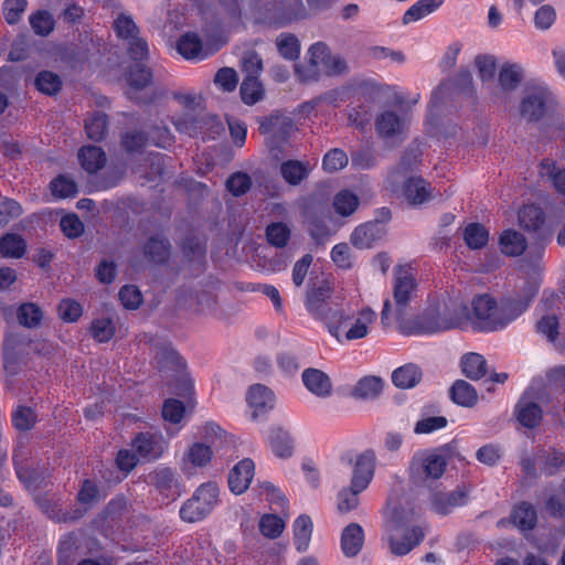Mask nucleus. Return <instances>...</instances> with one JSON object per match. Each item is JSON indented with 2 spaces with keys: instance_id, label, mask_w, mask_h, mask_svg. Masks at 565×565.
<instances>
[{
  "instance_id": "obj_1",
  "label": "nucleus",
  "mask_w": 565,
  "mask_h": 565,
  "mask_svg": "<svg viewBox=\"0 0 565 565\" xmlns=\"http://www.w3.org/2000/svg\"><path fill=\"white\" fill-rule=\"evenodd\" d=\"M541 287L540 278L524 281L518 291L509 292L499 300L483 294L472 298L471 327L481 332H494L505 329L521 317L530 307Z\"/></svg>"
},
{
  "instance_id": "obj_2",
  "label": "nucleus",
  "mask_w": 565,
  "mask_h": 565,
  "mask_svg": "<svg viewBox=\"0 0 565 565\" xmlns=\"http://www.w3.org/2000/svg\"><path fill=\"white\" fill-rule=\"evenodd\" d=\"M471 308L459 297L447 294L431 301L420 315L401 328L407 335H429L471 327Z\"/></svg>"
},
{
  "instance_id": "obj_3",
  "label": "nucleus",
  "mask_w": 565,
  "mask_h": 565,
  "mask_svg": "<svg viewBox=\"0 0 565 565\" xmlns=\"http://www.w3.org/2000/svg\"><path fill=\"white\" fill-rule=\"evenodd\" d=\"M414 510L404 507L390 499L384 513L385 536L391 552L403 556L409 553L424 539L425 534L419 526L408 529L413 520Z\"/></svg>"
},
{
  "instance_id": "obj_4",
  "label": "nucleus",
  "mask_w": 565,
  "mask_h": 565,
  "mask_svg": "<svg viewBox=\"0 0 565 565\" xmlns=\"http://www.w3.org/2000/svg\"><path fill=\"white\" fill-rule=\"evenodd\" d=\"M377 321V313L370 307L358 311L340 308L326 326L328 332L340 344L365 339Z\"/></svg>"
},
{
  "instance_id": "obj_5",
  "label": "nucleus",
  "mask_w": 565,
  "mask_h": 565,
  "mask_svg": "<svg viewBox=\"0 0 565 565\" xmlns=\"http://www.w3.org/2000/svg\"><path fill=\"white\" fill-rule=\"evenodd\" d=\"M51 345L45 341H35L25 335L10 334L3 344V369L8 375L21 374L33 355H49Z\"/></svg>"
},
{
  "instance_id": "obj_6",
  "label": "nucleus",
  "mask_w": 565,
  "mask_h": 565,
  "mask_svg": "<svg viewBox=\"0 0 565 565\" xmlns=\"http://www.w3.org/2000/svg\"><path fill=\"white\" fill-rule=\"evenodd\" d=\"M116 36L122 41L127 55L136 62H143L149 58L150 49L146 38L130 14L120 13L113 23Z\"/></svg>"
},
{
  "instance_id": "obj_7",
  "label": "nucleus",
  "mask_w": 565,
  "mask_h": 565,
  "mask_svg": "<svg viewBox=\"0 0 565 565\" xmlns=\"http://www.w3.org/2000/svg\"><path fill=\"white\" fill-rule=\"evenodd\" d=\"M220 489L215 482L200 486L192 498L180 509V516L185 522H199L209 515L218 503Z\"/></svg>"
},
{
  "instance_id": "obj_8",
  "label": "nucleus",
  "mask_w": 565,
  "mask_h": 565,
  "mask_svg": "<svg viewBox=\"0 0 565 565\" xmlns=\"http://www.w3.org/2000/svg\"><path fill=\"white\" fill-rule=\"evenodd\" d=\"M544 390L541 383L532 382L515 405V416L519 423L526 428L539 426L542 419Z\"/></svg>"
},
{
  "instance_id": "obj_9",
  "label": "nucleus",
  "mask_w": 565,
  "mask_h": 565,
  "mask_svg": "<svg viewBox=\"0 0 565 565\" xmlns=\"http://www.w3.org/2000/svg\"><path fill=\"white\" fill-rule=\"evenodd\" d=\"M554 104L551 90L544 84L527 86L521 102V115L529 121L541 119Z\"/></svg>"
},
{
  "instance_id": "obj_10",
  "label": "nucleus",
  "mask_w": 565,
  "mask_h": 565,
  "mask_svg": "<svg viewBox=\"0 0 565 565\" xmlns=\"http://www.w3.org/2000/svg\"><path fill=\"white\" fill-rule=\"evenodd\" d=\"M447 467L445 456L436 451L417 452L411 465V475L415 481L436 480L440 478Z\"/></svg>"
},
{
  "instance_id": "obj_11",
  "label": "nucleus",
  "mask_w": 565,
  "mask_h": 565,
  "mask_svg": "<svg viewBox=\"0 0 565 565\" xmlns=\"http://www.w3.org/2000/svg\"><path fill=\"white\" fill-rule=\"evenodd\" d=\"M262 8L265 10L263 22L270 24H286L300 17L305 12L302 0H264Z\"/></svg>"
},
{
  "instance_id": "obj_12",
  "label": "nucleus",
  "mask_w": 565,
  "mask_h": 565,
  "mask_svg": "<svg viewBox=\"0 0 565 565\" xmlns=\"http://www.w3.org/2000/svg\"><path fill=\"white\" fill-rule=\"evenodd\" d=\"M306 309L317 320H320L324 327L329 319L340 307L331 300V290L329 286L310 287L307 291Z\"/></svg>"
},
{
  "instance_id": "obj_13",
  "label": "nucleus",
  "mask_w": 565,
  "mask_h": 565,
  "mask_svg": "<svg viewBox=\"0 0 565 565\" xmlns=\"http://www.w3.org/2000/svg\"><path fill=\"white\" fill-rule=\"evenodd\" d=\"M168 441L160 433L150 431L137 434L130 443L131 448L145 461L159 459L168 449Z\"/></svg>"
},
{
  "instance_id": "obj_14",
  "label": "nucleus",
  "mask_w": 565,
  "mask_h": 565,
  "mask_svg": "<svg viewBox=\"0 0 565 565\" xmlns=\"http://www.w3.org/2000/svg\"><path fill=\"white\" fill-rule=\"evenodd\" d=\"M416 291V280L413 274L399 267L395 275L393 297L396 306V319H399L409 305Z\"/></svg>"
},
{
  "instance_id": "obj_15",
  "label": "nucleus",
  "mask_w": 565,
  "mask_h": 565,
  "mask_svg": "<svg viewBox=\"0 0 565 565\" xmlns=\"http://www.w3.org/2000/svg\"><path fill=\"white\" fill-rule=\"evenodd\" d=\"M376 466L375 452L366 449L356 456L351 483L358 491H364L371 483Z\"/></svg>"
},
{
  "instance_id": "obj_16",
  "label": "nucleus",
  "mask_w": 565,
  "mask_h": 565,
  "mask_svg": "<svg viewBox=\"0 0 565 565\" xmlns=\"http://www.w3.org/2000/svg\"><path fill=\"white\" fill-rule=\"evenodd\" d=\"M151 482L168 500L174 501L182 492L178 473L170 468H159L151 476Z\"/></svg>"
},
{
  "instance_id": "obj_17",
  "label": "nucleus",
  "mask_w": 565,
  "mask_h": 565,
  "mask_svg": "<svg viewBox=\"0 0 565 565\" xmlns=\"http://www.w3.org/2000/svg\"><path fill=\"white\" fill-rule=\"evenodd\" d=\"M178 53L188 61H203L213 54L215 50H209L203 46V43L199 35L194 32H188L183 34L177 42Z\"/></svg>"
},
{
  "instance_id": "obj_18",
  "label": "nucleus",
  "mask_w": 565,
  "mask_h": 565,
  "mask_svg": "<svg viewBox=\"0 0 565 565\" xmlns=\"http://www.w3.org/2000/svg\"><path fill=\"white\" fill-rule=\"evenodd\" d=\"M246 401L252 409V418L257 419L274 407L275 395L268 387L256 384L249 388Z\"/></svg>"
},
{
  "instance_id": "obj_19",
  "label": "nucleus",
  "mask_w": 565,
  "mask_h": 565,
  "mask_svg": "<svg viewBox=\"0 0 565 565\" xmlns=\"http://www.w3.org/2000/svg\"><path fill=\"white\" fill-rule=\"evenodd\" d=\"M255 473V465L252 459H243L234 466L228 475V487L235 494L245 492Z\"/></svg>"
},
{
  "instance_id": "obj_20",
  "label": "nucleus",
  "mask_w": 565,
  "mask_h": 565,
  "mask_svg": "<svg viewBox=\"0 0 565 565\" xmlns=\"http://www.w3.org/2000/svg\"><path fill=\"white\" fill-rule=\"evenodd\" d=\"M172 122L179 132L185 134L190 137H198L201 135L203 125H209L215 129L214 134H217L223 129L222 124L217 117L198 119L192 115L186 114L182 117H173Z\"/></svg>"
},
{
  "instance_id": "obj_21",
  "label": "nucleus",
  "mask_w": 565,
  "mask_h": 565,
  "mask_svg": "<svg viewBox=\"0 0 565 565\" xmlns=\"http://www.w3.org/2000/svg\"><path fill=\"white\" fill-rule=\"evenodd\" d=\"M472 86V76L468 70H461L455 81L444 82L441 83L431 94L430 99V109L433 113L434 109L439 107V104L443 102L444 97L452 89H457L460 92L469 90Z\"/></svg>"
},
{
  "instance_id": "obj_22",
  "label": "nucleus",
  "mask_w": 565,
  "mask_h": 565,
  "mask_svg": "<svg viewBox=\"0 0 565 565\" xmlns=\"http://www.w3.org/2000/svg\"><path fill=\"white\" fill-rule=\"evenodd\" d=\"M468 493L465 489L450 492H436L431 495V509L441 515L450 513L455 508L467 503Z\"/></svg>"
},
{
  "instance_id": "obj_23",
  "label": "nucleus",
  "mask_w": 565,
  "mask_h": 565,
  "mask_svg": "<svg viewBox=\"0 0 565 565\" xmlns=\"http://www.w3.org/2000/svg\"><path fill=\"white\" fill-rule=\"evenodd\" d=\"M302 382L306 388L318 397L329 396L332 390L330 377L318 369L305 370Z\"/></svg>"
},
{
  "instance_id": "obj_24",
  "label": "nucleus",
  "mask_w": 565,
  "mask_h": 565,
  "mask_svg": "<svg viewBox=\"0 0 565 565\" xmlns=\"http://www.w3.org/2000/svg\"><path fill=\"white\" fill-rule=\"evenodd\" d=\"M364 544V531L358 523L347 525L341 534V550L347 557H353L360 553Z\"/></svg>"
},
{
  "instance_id": "obj_25",
  "label": "nucleus",
  "mask_w": 565,
  "mask_h": 565,
  "mask_svg": "<svg viewBox=\"0 0 565 565\" xmlns=\"http://www.w3.org/2000/svg\"><path fill=\"white\" fill-rule=\"evenodd\" d=\"M383 227L377 222H367L358 226L351 234V243L360 248H370L383 235Z\"/></svg>"
},
{
  "instance_id": "obj_26",
  "label": "nucleus",
  "mask_w": 565,
  "mask_h": 565,
  "mask_svg": "<svg viewBox=\"0 0 565 565\" xmlns=\"http://www.w3.org/2000/svg\"><path fill=\"white\" fill-rule=\"evenodd\" d=\"M403 195L411 205H420L430 198V186L422 178H409L403 186Z\"/></svg>"
},
{
  "instance_id": "obj_27",
  "label": "nucleus",
  "mask_w": 565,
  "mask_h": 565,
  "mask_svg": "<svg viewBox=\"0 0 565 565\" xmlns=\"http://www.w3.org/2000/svg\"><path fill=\"white\" fill-rule=\"evenodd\" d=\"M292 530L296 550L299 553L306 552L309 548L313 531L311 518L307 514L299 515L294 522Z\"/></svg>"
},
{
  "instance_id": "obj_28",
  "label": "nucleus",
  "mask_w": 565,
  "mask_h": 565,
  "mask_svg": "<svg viewBox=\"0 0 565 565\" xmlns=\"http://www.w3.org/2000/svg\"><path fill=\"white\" fill-rule=\"evenodd\" d=\"M78 161L87 173H96L105 167L106 154L96 146H85L78 151Z\"/></svg>"
},
{
  "instance_id": "obj_29",
  "label": "nucleus",
  "mask_w": 565,
  "mask_h": 565,
  "mask_svg": "<svg viewBox=\"0 0 565 565\" xmlns=\"http://www.w3.org/2000/svg\"><path fill=\"white\" fill-rule=\"evenodd\" d=\"M406 120L394 111H384L377 117L376 130L383 138H392L404 131Z\"/></svg>"
},
{
  "instance_id": "obj_30",
  "label": "nucleus",
  "mask_w": 565,
  "mask_h": 565,
  "mask_svg": "<svg viewBox=\"0 0 565 565\" xmlns=\"http://www.w3.org/2000/svg\"><path fill=\"white\" fill-rule=\"evenodd\" d=\"M518 220L521 227L529 232L542 230L545 222L543 210L534 204H527L520 209Z\"/></svg>"
},
{
  "instance_id": "obj_31",
  "label": "nucleus",
  "mask_w": 565,
  "mask_h": 565,
  "mask_svg": "<svg viewBox=\"0 0 565 565\" xmlns=\"http://www.w3.org/2000/svg\"><path fill=\"white\" fill-rule=\"evenodd\" d=\"M540 175L546 178L555 191L565 198V168H559L552 159H543L540 163Z\"/></svg>"
},
{
  "instance_id": "obj_32",
  "label": "nucleus",
  "mask_w": 565,
  "mask_h": 565,
  "mask_svg": "<svg viewBox=\"0 0 565 565\" xmlns=\"http://www.w3.org/2000/svg\"><path fill=\"white\" fill-rule=\"evenodd\" d=\"M499 245L504 255L519 256L526 248V239L520 232L509 228L500 235Z\"/></svg>"
},
{
  "instance_id": "obj_33",
  "label": "nucleus",
  "mask_w": 565,
  "mask_h": 565,
  "mask_svg": "<svg viewBox=\"0 0 565 565\" xmlns=\"http://www.w3.org/2000/svg\"><path fill=\"white\" fill-rule=\"evenodd\" d=\"M444 0H418L414 4H412L404 13L402 21L403 24H409L413 22H417L427 15L437 11Z\"/></svg>"
},
{
  "instance_id": "obj_34",
  "label": "nucleus",
  "mask_w": 565,
  "mask_h": 565,
  "mask_svg": "<svg viewBox=\"0 0 565 565\" xmlns=\"http://www.w3.org/2000/svg\"><path fill=\"white\" fill-rule=\"evenodd\" d=\"M422 380L420 369L413 363H408L397 367L392 373V382L399 388H412Z\"/></svg>"
},
{
  "instance_id": "obj_35",
  "label": "nucleus",
  "mask_w": 565,
  "mask_h": 565,
  "mask_svg": "<svg viewBox=\"0 0 565 565\" xmlns=\"http://www.w3.org/2000/svg\"><path fill=\"white\" fill-rule=\"evenodd\" d=\"M511 520L520 531H531L537 521L536 511L530 503L522 502L513 509Z\"/></svg>"
},
{
  "instance_id": "obj_36",
  "label": "nucleus",
  "mask_w": 565,
  "mask_h": 565,
  "mask_svg": "<svg viewBox=\"0 0 565 565\" xmlns=\"http://www.w3.org/2000/svg\"><path fill=\"white\" fill-rule=\"evenodd\" d=\"M450 397L454 403L463 407H472L478 402L475 387L463 380H458L452 384Z\"/></svg>"
},
{
  "instance_id": "obj_37",
  "label": "nucleus",
  "mask_w": 565,
  "mask_h": 565,
  "mask_svg": "<svg viewBox=\"0 0 565 565\" xmlns=\"http://www.w3.org/2000/svg\"><path fill=\"white\" fill-rule=\"evenodd\" d=\"M26 250V242L15 233H7L0 238V255L4 258H21Z\"/></svg>"
},
{
  "instance_id": "obj_38",
  "label": "nucleus",
  "mask_w": 565,
  "mask_h": 565,
  "mask_svg": "<svg viewBox=\"0 0 565 565\" xmlns=\"http://www.w3.org/2000/svg\"><path fill=\"white\" fill-rule=\"evenodd\" d=\"M309 172V163L299 160H287L280 166V173L284 180L291 185L299 184L308 177Z\"/></svg>"
},
{
  "instance_id": "obj_39",
  "label": "nucleus",
  "mask_w": 565,
  "mask_h": 565,
  "mask_svg": "<svg viewBox=\"0 0 565 565\" xmlns=\"http://www.w3.org/2000/svg\"><path fill=\"white\" fill-rule=\"evenodd\" d=\"M271 451L280 458H288L292 455L294 440L290 434L282 428H274L269 437Z\"/></svg>"
},
{
  "instance_id": "obj_40",
  "label": "nucleus",
  "mask_w": 565,
  "mask_h": 565,
  "mask_svg": "<svg viewBox=\"0 0 565 565\" xmlns=\"http://www.w3.org/2000/svg\"><path fill=\"white\" fill-rule=\"evenodd\" d=\"M535 460L546 475H554L565 466V452L557 449L541 450Z\"/></svg>"
},
{
  "instance_id": "obj_41",
  "label": "nucleus",
  "mask_w": 565,
  "mask_h": 565,
  "mask_svg": "<svg viewBox=\"0 0 565 565\" xmlns=\"http://www.w3.org/2000/svg\"><path fill=\"white\" fill-rule=\"evenodd\" d=\"M241 98L246 105H255L264 98L265 88L259 78L244 77L239 87Z\"/></svg>"
},
{
  "instance_id": "obj_42",
  "label": "nucleus",
  "mask_w": 565,
  "mask_h": 565,
  "mask_svg": "<svg viewBox=\"0 0 565 565\" xmlns=\"http://www.w3.org/2000/svg\"><path fill=\"white\" fill-rule=\"evenodd\" d=\"M461 367L467 377L479 380L487 373V361L483 355L471 352L462 356Z\"/></svg>"
},
{
  "instance_id": "obj_43",
  "label": "nucleus",
  "mask_w": 565,
  "mask_h": 565,
  "mask_svg": "<svg viewBox=\"0 0 565 565\" xmlns=\"http://www.w3.org/2000/svg\"><path fill=\"white\" fill-rule=\"evenodd\" d=\"M383 388V381L379 376L367 375L360 379L354 386L353 395L363 399L375 398Z\"/></svg>"
},
{
  "instance_id": "obj_44",
  "label": "nucleus",
  "mask_w": 565,
  "mask_h": 565,
  "mask_svg": "<svg viewBox=\"0 0 565 565\" xmlns=\"http://www.w3.org/2000/svg\"><path fill=\"white\" fill-rule=\"evenodd\" d=\"M463 239L471 249L483 248L489 241V231L479 223H470L465 227Z\"/></svg>"
},
{
  "instance_id": "obj_45",
  "label": "nucleus",
  "mask_w": 565,
  "mask_h": 565,
  "mask_svg": "<svg viewBox=\"0 0 565 565\" xmlns=\"http://www.w3.org/2000/svg\"><path fill=\"white\" fill-rule=\"evenodd\" d=\"M328 218V214L323 211H320L318 214H307L306 216L310 235L318 243L323 242L331 235V230L327 223Z\"/></svg>"
},
{
  "instance_id": "obj_46",
  "label": "nucleus",
  "mask_w": 565,
  "mask_h": 565,
  "mask_svg": "<svg viewBox=\"0 0 565 565\" xmlns=\"http://www.w3.org/2000/svg\"><path fill=\"white\" fill-rule=\"evenodd\" d=\"M170 252L169 242L161 235L150 237L145 246V254L153 263H163L168 259Z\"/></svg>"
},
{
  "instance_id": "obj_47",
  "label": "nucleus",
  "mask_w": 565,
  "mask_h": 565,
  "mask_svg": "<svg viewBox=\"0 0 565 565\" xmlns=\"http://www.w3.org/2000/svg\"><path fill=\"white\" fill-rule=\"evenodd\" d=\"M276 46L279 54L285 60L296 61L300 55V42L297 36L291 33H281L276 39Z\"/></svg>"
},
{
  "instance_id": "obj_48",
  "label": "nucleus",
  "mask_w": 565,
  "mask_h": 565,
  "mask_svg": "<svg viewBox=\"0 0 565 565\" xmlns=\"http://www.w3.org/2000/svg\"><path fill=\"white\" fill-rule=\"evenodd\" d=\"M17 318L25 328H36L43 318L41 308L33 302L22 303L17 310Z\"/></svg>"
},
{
  "instance_id": "obj_49",
  "label": "nucleus",
  "mask_w": 565,
  "mask_h": 565,
  "mask_svg": "<svg viewBox=\"0 0 565 565\" xmlns=\"http://www.w3.org/2000/svg\"><path fill=\"white\" fill-rule=\"evenodd\" d=\"M286 521L271 513L264 514L258 522L260 533L267 539H277L285 530Z\"/></svg>"
},
{
  "instance_id": "obj_50",
  "label": "nucleus",
  "mask_w": 565,
  "mask_h": 565,
  "mask_svg": "<svg viewBox=\"0 0 565 565\" xmlns=\"http://www.w3.org/2000/svg\"><path fill=\"white\" fill-rule=\"evenodd\" d=\"M30 25L33 32L41 36L49 35L55 26L53 15L46 10H38L29 18Z\"/></svg>"
},
{
  "instance_id": "obj_51",
  "label": "nucleus",
  "mask_w": 565,
  "mask_h": 565,
  "mask_svg": "<svg viewBox=\"0 0 565 565\" xmlns=\"http://www.w3.org/2000/svg\"><path fill=\"white\" fill-rule=\"evenodd\" d=\"M107 130V116L104 113L95 111L85 120V131L89 139L102 140Z\"/></svg>"
},
{
  "instance_id": "obj_52",
  "label": "nucleus",
  "mask_w": 565,
  "mask_h": 565,
  "mask_svg": "<svg viewBox=\"0 0 565 565\" xmlns=\"http://www.w3.org/2000/svg\"><path fill=\"white\" fill-rule=\"evenodd\" d=\"M34 85L39 92L45 95H54L61 90L62 81L57 74L42 71L36 75Z\"/></svg>"
},
{
  "instance_id": "obj_53",
  "label": "nucleus",
  "mask_w": 565,
  "mask_h": 565,
  "mask_svg": "<svg viewBox=\"0 0 565 565\" xmlns=\"http://www.w3.org/2000/svg\"><path fill=\"white\" fill-rule=\"evenodd\" d=\"M11 419L15 429L20 431H26L35 425L36 414L32 407L19 405L12 412Z\"/></svg>"
},
{
  "instance_id": "obj_54",
  "label": "nucleus",
  "mask_w": 565,
  "mask_h": 565,
  "mask_svg": "<svg viewBox=\"0 0 565 565\" xmlns=\"http://www.w3.org/2000/svg\"><path fill=\"white\" fill-rule=\"evenodd\" d=\"M522 79V68L518 64H504L499 72V84L503 90L514 89Z\"/></svg>"
},
{
  "instance_id": "obj_55",
  "label": "nucleus",
  "mask_w": 565,
  "mask_h": 565,
  "mask_svg": "<svg viewBox=\"0 0 565 565\" xmlns=\"http://www.w3.org/2000/svg\"><path fill=\"white\" fill-rule=\"evenodd\" d=\"M333 206L338 214L349 216L358 209L359 198L349 190H342L334 196Z\"/></svg>"
},
{
  "instance_id": "obj_56",
  "label": "nucleus",
  "mask_w": 565,
  "mask_h": 565,
  "mask_svg": "<svg viewBox=\"0 0 565 565\" xmlns=\"http://www.w3.org/2000/svg\"><path fill=\"white\" fill-rule=\"evenodd\" d=\"M213 451L209 445L195 443L190 447L186 459L194 467H204L211 461Z\"/></svg>"
},
{
  "instance_id": "obj_57",
  "label": "nucleus",
  "mask_w": 565,
  "mask_h": 565,
  "mask_svg": "<svg viewBox=\"0 0 565 565\" xmlns=\"http://www.w3.org/2000/svg\"><path fill=\"white\" fill-rule=\"evenodd\" d=\"M50 189L52 194L60 199L74 196L77 193L76 182L66 175H58L53 179Z\"/></svg>"
},
{
  "instance_id": "obj_58",
  "label": "nucleus",
  "mask_w": 565,
  "mask_h": 565,
  "mask_svg": "<svg viewBox=\"0 0 565 565\" xmlns=\"http://www.w3.org/2000/svg\"><path fill=\"white\" fill-rule=\"evenodd\" d=\"M126 79L130 89L140 90L151 83L152 73L145 66H136L129 70Z\"/></svg>"
},
{
  "instance_id": "obj_59",
  "label": "nucleus",
  "mask_w": 565,
  "mask_h": 565,
  "mask_svg": "<svg viewBox=\"0 0 565 565\" xmlns=\"http://www.w3.org/2000/svg\"><path fill=\"white\" fill-rule=\"evenodd\" d=\"M362 491H358L353 488L352 483L349 488H343L339 491L337 498V507L341 513H347L354 510L359 505V494Z\"/></svg>"
},
{
  "instance_id": "obj_60",
  "label": "nucleus",
  "mask_w": 565,
  "mask_h": 565,
  "mask_svg": "<svg viewBox=\"0 0 565 565\" xmlns=\"http://www.w3.org/2000/svg\"><path fill=\"white\" fill-rule=\"evenodd\" d=\"M214 84L223 92H234L238 84V76L234 68L222 67L214 76Z\"/></svg>"
},
{
  "instance_id": "obj_61",
  "label": "nucleus",
  "mask_w": 565,
  "mask_h": 565,
  "mask_svg": "<svg viewBox=\"0 0 565 565\" xmlns=\"http://www.w3.org/2000/svg\"><path fill=\"white\" fill-rule=\"evenodd\" d=\"M90 334L98 342H107L115 334V326L110 319H95L90 326Z\"/></svg>"
},
{
  "instance_id": "obj_62",
  "label": "nucleus",
  "mask_w": 565,
  "mask_h": 565,
  "mask_svg": "<svg viewBox=\"0 0 565 565\" xmlns=\"http://www.w3.org/2000/svg\"><path fill=\"white\" fill-rule=\"evenodd\" d=\"M185 414V406L175 398H168L162 405V417L171 424H180Z\"/></svg>"
},
{
  "instance_id": "obj_63",
  "label": "nucleus",
  "mask_w": 565,
  "mask_h": 565,
  "mask_svg": "<svg viewBox=\"0 0 565 565\" xmlns=\"http://www.w3.org/2000/svg\"><path fill=\"white\" fill-rule=\"evenodd\" d=\"M558 318L555 315H544L536 323V331L550 342H555L558 337Z\"/></svg>"
},
{
  "instance_id": "obj_64",
  "label": "nucleus",
  "mask_w": 565,
  "mask_h": 565,
  "mask_svg": "<svg viewBox=\"0 0 565 565\" xmlns=\"http://www.w3.org/2000/svg\"><path fill=\"white\" fill-rule=\"evenodd\" d=\"M266 236L273 246L284 247L290 237V230L284 223H271L267 226Z\"/></svg>"
}]
</instances>
